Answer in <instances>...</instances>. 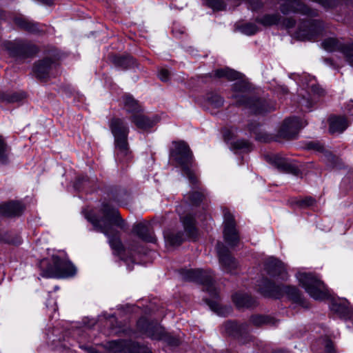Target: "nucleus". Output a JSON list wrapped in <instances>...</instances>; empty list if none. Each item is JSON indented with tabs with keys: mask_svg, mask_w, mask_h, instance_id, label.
I'll return each mask as SVG.
<instances>
[{
	"mask_svg": "<svg viewBox=\"0 0 353 353\" xmlns=\"http://www.w3.org/2000/svg\"><path fill=\"white\" fill-rule=\"evenodd\" d=\"M207 101L211 107L218 108L223 105L224 99L216 93H210L207 96Z\"/></svg>",
	"mask_w": 353,
	"mask_h": 353,
	"instance_id": "obj_41",
	"label": "nucleus"
},
{
	"mask_svg": "<svg viewBox=\"0 0 353 353\" xmlns=\"http://www.w3.org/2000/svg\"><path fill=\"white\" fill-rule=\"evenodd\" d=\"M111 61L114 66L122 70L130 69L136 65V61L130 55H114L111 57Z\"/></svg>",
	"mask_w": 353,
	"mask_h": 353,
	"instance_id": "obj_28",
	"label": "nucleus"
},
{
	"mask_svg": "<svg viewBox=\"0 0 353 353\" xmlns=\"http://www.w3.org/2000/svg\"><path fill=\"white\" fill-rule=\"evenodd\" d=\"M163 339L167 340L168 343L171 345L176 346L179 344V340L178 339L169 337L166 334Z\"/></svg>",
	"mask_w": 353,
	"mask_h": 353,
	"instance_id": "obj_52",
	"label": "nucleus"
},
{
	"mask_svg": "<svg viewBox=\"0 0 353 353\" xmlns=\"http://www.w3.org/2000/svg\"><path fill=\"white\" fill-rule=\"evenodd\" d=\"M258 286L259 292L265 297L279 299L286 294L294 302L306 307L301 292L296 287L276 285L268 279H261Z\"/></svg>",
	"mask_w": 353,
	"mask_h": 353,
	"instance_id": "obj_4",
	"label": "nucleus"
},
{
	"mask_svg": "<svg viewBox=\"0 0 353 353\" xmlns=\"http://www.w3.org/2000/svg\"><path fill=\"white\" fill-rule=\"evenodd\" d=\"M281 19V15L279 13H274L265 14L262 17H257L256 21L264 26H271L277 24Z\"/></svg>",
	"mask_w": 353,
	"mask_h": 353,
	"instance_id": "obj_33",
	"label": "nucleus"
},
{
	"mask_svg": "<svg viewBox=\"0 0 353 353\" xmlns=\"http://www.w3.org/2000/svg\"><path fill=\"white\" fill-rule=\"evenodd\" d=\"M249 85L244 82L234 84L232 98L236 106L244 105L254 114H263L274 110V106L265 99L250 98L248 95Z\"/></svg>",
	"mask_w": 353,
	"mask_h": 353,
	"instance_id": "obj_3",
	"label": "nucleus"
},
{
	"mask_svg": "<svg viewBox=\"0 0 353 353\" xmlns=\"http://www.w3.org/2000/svg\"><path fill=\"white\" fill-rule=\"evenodd\" d=\"M230 148L231 150L236 152H247L251 151L252 145L248 141L238 139L230 143Z\"/></svg>",
	"mask_w": 353,
	"mask_h": 353,
	"instance_id": "obj_34",
	"label": "nucleus"
},
{
	"mask_svg": "<svg viewBox=\"0 0 353 353\" xmlns=\"http://www.w3.org/2000/svg\"><path fill=\"white\" fill-rule=\"evenodd\" d=\"M240 30L246 35H252L259 31L257 26L252 23H245L240 27Z\"/></svg>",
	"mask_w": 353,
	"mask_h": 353,
	"instance_id": "obj_43",
	"label": "nucleus"
},
{
	"mask_svg": "<svg viewBox=\"0 0 353 353\" xmlns=\"http://www.w3.org/2000/svg\"><path fill=\"white\" fill-rule=\"evenodd\" d=\"M185 198L188 199L190 204L193 205H198L204 199L205 193L202 190L199 191H192L186 195Z\"/></svg>",
	"mask_w": 353,
	"mask_h": 353,
	"instance_id": "obj_38",
	"label": "nucleus"
},
{
	"mask_svg": "<svg viewBox=\"0 0 353 353\" xmlns=\"http://www.w3.org/2000/svg\"><path fill=\"white\" fill-rule=\"evenodd\" d=\"M54 65L55 60L46 57L37 61L34 65L33 70L37 78L46 79L48 78L50 72Z\"/></svg>",
	"mask_w": 353,
	"mask_h": 353,
	"instance_id": "obj_19",
	"label": "nucleus"
},
{
	"mask_svg": "<svg viewBox=\"0 0 353 353\" xmlns=\"http://www.w3.org/2000/svg\"><path fill=\"white\" fill-rule=\"evenodd\" d=\"M166 241L172 246L180 245L185 239L182 232H170L165 234Z\"/></svg>",
	"mask_w": 353,
	"mask_h": 353,
	"instance_id": "obj_32",
	"label": "nucleus"
},
{
	"mask_svg": "<svg viewBox=\"0 0 353 353\" xmlns=\"http://www.w3.org/2000/svg\"><path fill=\"white\" fill-rule=\"evenodd\" d=\"M158 76L161 81L166 82L169 81L170 72L167 69L161 68L159 71Z\"/></svg>",
	"mask_w": 353,
	"mask_h": 353,
	"instance_id": "obj_47",
	"label": "nucleus"
},
{
	"mask_svg": "<svg viewBox=\"0 0 353 353\" xmlns=\"http://www.w3.org/2000/svg\"><path fill=\"white\" fill-rule=\"evenodd\" d=\"M132 232L144 241L155 243L157 241L151 230L150 224L147 222H140L134 225Z\"/></svg>",
	"mask_w": 353,
	"mask_h": 353,
	"instance_id": "obj_20",
	"label": "nucleus"
},
{
	"mask_svg": "<svg viewBox=\"0 0 353 353\" xmlns=\"http://www.w3.org/2000/svg\"><path fill=\"white\" fill-rule=\"evenodd\" d=\"M323 48L328 52L339 51L347 61L353 66V43L344 44L334 38H328L322 42Z\"/></svg>",
	"mask_w": 353,
	"mask_h": 353,
	"instance_id": "obj_13",
	"label": "nucleus"
},
{
	"mask_svg": "<svg viewBox=\"0 0 353 353\" xmlns=\"http://www.w3.org/2000/svg\"><path fill=\"white\" fill-rule=\"evenodd\" d=\"M92 353H99L97 351H93Z\"/></svg>",
	"mask_w": 353,
	"mask_h": 353,
	"instance_id": "obj_57",
	"label": "nucleus"
},
{
	"mask_svg": "<svg viewBox=\"0 0 353 353\" xmlns=\"http://www.w3.org/2000/svg\"><path fill=\"white\" fill-rule=\"evenodd\" d=\"M101 212L103 217L98 218L95 215L87 216V219L92 224L94 230L104 234L109 239V244L112 250L118 254L123 250L119 237V232L113 228V225L125 229V223L121 218L117 208L108 203H103Z\"/></svg>",
	"mask_w": 353,
	"mask_h": 353,
	"instance_id": "obj_1",
	"label": "nucleus"
},
{
	"mask_svg": "<svg viewBox=\"0 0 353 353\" xmlns=\"http://www.w3.org/2000/svg\"><path fill=\"white\" fill-rule=\"evenodd\" d=\"M0 241L9 244L17 245L21 243V239L19 236L12 234L10 232L0 231Z\"/></svg>",
	"mask_w": 353,
	"mask_h": 353,
	"instance_id": "obj_40",
	"label": "nucleus"
},
{
	"mask_svg": "<svg viewBox=\"0 0 353 353\" xmlns=\"http://www.w3.org/2000/svg\"><path fill=\"white\" fill-rule=\"evenodd\" d=\"M25 97V94L23 93H0V102L3 103H15L20 101Z\"/></svg>",
	"mask_w": 353,
	"mask_h": 353,
	"instance_id": "obj_37",
	"label": "nucleus"
},
{
	"mask_svg": "<svg viewBox=\"0 0 353 353\" xmlns=\"http://www.w3.org/2000/svg\"><path fill=\"white\" fill-rule=\"evenodd\" d=\"M224 328L228 334L239 337V341L241 343H245L251 340V336L250 335L245 336V340L243 339V335H246L249 332L248 323H238L235 321H228L225 323Z\"/></svg>",
	"mask_w": 353,
	"mask_h": 353,
	"instance_id": "obj_17",
	"label": "nucleus"
},
{
	"mask_svg": "<svg viewBox=\"0 0 353 353\" xmlns=\"http://www.w3.org/2000/svg\"><path fill=\"white\" fill-rule=\"evenodd\" d=\"M174 148L171 151V156L180 165L184 174L192 184H196L197 179L191 166L193 161V155L189 146L183 141L173 142Z\"/></svg>",
	"mask_w": 353,
	"mask_h": 353,
	"instance_id": "obj_5",
	"label": "nucleus"
},
{
	"mask_svg": "<svg viewBox=\"0 0 353 353\" xmlns=\"http://www.w3.org/2000/svg\"><path fill=\"white\" fill-rule=\"evenodd\" d=\"M10 148L3 137L0 135V165H6L9 162Z\"/></svg>",
	"mask_w": 353,
	"mask_h": 353,
	"instance_id": "obj_36",
	"label": "nucleus"
},
{
	"mask_svg": "<svg viewBox=\"0 0 353 353\" xmlns=\"http://www.w3.org/2000/svg\"><path fill=\"white\" fill-rule=\"evenodd\" d=\"M272 163L281 171L294 176H299L301 172L294 160L285 158L281 155H274L271 158Z\"/></svg>",
	"mask_w": 353,
	"mask_h": 353,
	"instance_id": "obj_18",
	"label": "nucleus"
},
{
	"mask_svg": "<svg viewBox=\"0 0 353 353\" xmlns=\"http://www.w3.org/2000/svg\"><path fill=\"white\" fill-rule=\"evenodd\" d=\"M248 129L250 131L253 132L255 134L256 139L263 142H267L269 141V136L265 133L259 131V125L258 123H250L248 125Z\"/></svg>",
	"mask_w": 353,
	"mask_h": 353,
	"instance_id": "obj_39",
	"label": "nucleus"
},
{
	"mask_svg": "<svg viewBox=\"0 0 353 353\" xmlns=\"http://www.w3.org/2000/svg\"><path fill=\"white\" fill-rule=\"evenodd\" d=\"M104 347L106 350L113 353L126 352L130 353H152L145 347L140 346L137 343L128 340H113L105 343Z\"/></svg>",
	"mask_w": 353,
	"mask_h": 353,
	"instance_id": "obj_10",
	"label": "nucleus"
},
{
	"mask_svg": "<svg viewBox=\"0 0 353 353\" xmlns=\"http://www.w3.org/2000/svg\"><path fill=\"white\" fill-rule=\"evenodd\" d=\"M223 138H224V140L228 142V143H230L232 141V132L231 130H225L223 132Z\"/></svg>",
	"mask_w": 353,
	"mask_h": 353,
	"instance_id": "obj_51",
	"label": "nucleus"
},
{
	"mask_svg": "<svg viewBox=\"0 0 353 353\" xmlns=\"http://www.w3.org/2000/svg\"><path fill=\"white\" fill-rule=\"evenodd\" d=\"M298 279L305 292L315 300H323L327 296L324 283L312 273H300Z\"/></svg>",
	"mask_w": 353,
	"mask_h": 353,
	"instance_id": "obj_6",
	"label": "nucleus"
},
{
	"mask_svg": "<svg viewBox=\"0 0 353 353\" xmlns=\"http://www.w3.org/2000/svg\"><path fill=\"white\" fill-rule=\"evenodd\" d=\"M204 3L214 10H223L226 4L221 0H204Z\"/></svg>",
	"mask_w": 353,
	"mask_h": 353,
	"instance_id": "obj_42",
	"label": "nucleus"
},
{
	"mask_svg": "<svg viewBox=\"0 0 353 353\" xmlns=\"http://www.w3.org/2000/svg\"><path fill=\"white\" fill-rule=\"evenodd\" d=\"M48 265V261L46 260H42L40 263L41 266H44Z\"/></svg>",
	"mask_w": 353,
	"mask_h": 353,
	"instance_id": "obj_55",
	"label": "nucleus"
},
{
	"mask_svg": "<svg viewBox=\"0 0 353 353\" xmlns=\"http://www.w3.org/2000/svg\"><path fill=\"white\" fill-rule=\"evenodd\" d=\"M283 23L287 28H291L294 26L295 20L292 18H286L283 19Z\"/></svg>",
	"mask_w": 353,
	"mask_h": 353,
	"instance_id": "obj_50",
	"label": "nucleus"
},
{
	"mask_svg": "<svg viewBox=\"0 0 353 353\" xmlns=\"http://www.w3.org/2000/svg\"><path fill=\"white\" fill-rule=\"evenodd\" d=\"M278 3L279 9L283 14L299 12L310 17L318 15L317 10L310 8L300 0H279Z\"/></svg>",
	"mask_w": 353,
	"mask_h": 353,
	"instance_id": "obj_12",
	"label": "nucleus"
},
{
	"mask_svg": "<svg viewBox=\"0 0 353 353\" xmlns=\"http://www.w3.org/2000/svg\"><path fill=\"white\" fill-rule=\"evenodd\" d=\"M232 300L236 306L239 308H248L256 305L255 299L245 293H235L232 296Z\"/></svg>",
	"mask_w": 353,
	"mask_h": 353,
	"instance_id": "obj_27",
	"label": "nucleus"
},
{
	"mask_svg": "<svg viewBox=\"0 0 353 353\" xmlns=\"http://www.w3.org/2000/svg\"><path fill=\"white\" fill-rule=\"evenodd\" d=\"M265 268L268 274L273 277L282 276L283 274L285 273L283 263L273 258L268 260L265 263Z\"/></svg>",
	"mask_w": 353,
	"mask_h": 353,
	"instance_id": "obj_26",
	"label": "nucleus"
},
{
	"mask_svg": "<svg viewBox=\"0 0 353 353\" xmlns=\"http://www.w3.org/2000/svg\"><path fill=\"white\" fill-rule=\"evenodd\" d=\"M185 232L186 233L185 236L190 239H195L197 236V230L195 225V219L190 215L188 214L184 217H181Z\"/></svg>",
	"mask_w": 353,
	"mask_h": 353,
	"instance_id": "obj_29",
	"label": "nucleus"
},
{
	"mask_svg": "<svg viewBox=\"0 0 353 353\" xmlns=\"http://www.w3.org/2000/svg\"><path fill=\"white\" fill-rule=\"evenodd\" d=\"M307 124L306 121H301L296 117L285 119L279 130V134L284 139H294L299 130Z\"/></svg>",
	"mask_w": 353,
	"mask_h": 353,
	"instance_id": "obj_14",
	"label": "nucleus"
},
{
	"mask_svg": "<svg viewBox=\"0 0 353 353\" xmlns=\"http://www.w3.org/2000/svg\"><path fill=\"white\" fill-rule=\"evenodd\" d=\"M205 301L209 305L212 310L219 314V310L220 309V305H219L216 301L205 299Z\"/></svg>",
	"mask_w": 353,
	"mask_h": 353,
	"instance_id": "obj_48",
	"label": "nucleus"
},
{
	"mask_svg": "<svg viewBox=\"0 0 353 353\" xmlns=\"http://www.w3.org/2000/svg\"><path fill=\"white\" fill-rule=\"evenodd\" d=\"M219 263L223 271L233 274L238 268V263L232 256L229 250L221 242H218L216 246Z\"/></svg>",
	"mask_w": 353,
	"mask_h": 353,
	"instance_id": "obj_15",
	"label": "nucleus"
},
{
	"mask_svg": "<svg viewBox=\"0 0 353 353\" xmlns=\"http://www.w3.org/2000/svg\"><path fill=\"white\" fill-rule=\"evenodd\" d=\"M310 90L314 97L316 96L317 97H322L325 93V90L319 85H312Z\"/></svg>",
	"mask_w": 353,
	"mask_h": 353,
	"instance_id": "obj_44",
	"label": "nucleus"
},
{
	"mask_svg": "<svg viewBox=\"0 0 353 353\" xmlns=\"http://www.w3.org/2000/svg\"><path fill=\"white\" fill-rule=\"evenodd\" d=\"M130 119L138 128L143 130H147L151 128L154 124V121L145 115L143 113V111L137 114H132Z\"/></svg>",
	"mask_w": 353,
	"mask_h": 353,
	"instance_id": "obj_25",
	"label": "nucleus"
},
{
	"mask_svg": "<svg viewBox=\"0 0 353 353\" xmlns=\"http://www.w3.org/2000/svg\"><path fill=\"white\" fill-rule=\"evenodd\" d=\"M214 74L217 78L225 77L230 81L240 78V73L228 68L217 69L214 70Z\"/></svg>",
	"mask_w": 353,
	"mask_h": 353,
	"instance_id": "obj_31",
	"label": "nucleus"
},
{
	"mask_svg": "<svg viewBox=\"0 0 353 353\" xmlns=\"http://www.w3.org/2000/svg\"><path fill=\"white\" fill-rule=\"evenodd\" d=\"M315 203L314 199L311 196L305 197V199H301L297 201V204L300 207H307L311 206Z\"/></svg>",
	"mask_w": 353,
	"mask_h": 353,
	"instance_id": "obj_45",
	"label": "nucleus"
},
{
	"mask_svg": "<svg viewBox=\"0 0 353 353\" xmlns=\"http://www.w3.org/2000/svg\"><path fill=\"white\" fill-rule=\"evenodd\" d=\"M315 20L312 19L305 21L299 28L297 32L298 36L302 37L303 39H311L313 38L319 32Z\"/></svg>",
	"mask_w": 353,
	"mask_h": 353,
	"instance_id": "obj_24",
	"label": "nucleus"
},
{
	"mask_svg": "<svg viewBox=\"0 0 353 353\" xmlns=\"http://www.w3.org/2000/svg\"><path fill=\"white\" fill-rule=\"evenodd\" d=\"M53 265L42 269L41 276L46 278L69 277L76 274V268L69 261L58 256L52 257Z\"/></svg>",
	"mask_w": 353,
	"mask_h": 353,
	"instance_id": "obj_8",
	"label": "nucleus"
},
{
	"mask_svg": "<svg viewBox=\"0 0 353 353\" xmlns=\"http://www.w3.org/2000/svg\"><path fill=\"white\" fill-rule=\"evenodd\" d=\"M5 48L10 56L20 59H24L37 54L39 47L35 44L23 40H14L4 43Z\"/></svg>",
	"mask_w": 353,
	"mask_h": 353,
	"instance_id": "obj_9",
	"label": "nucleus"
},
{
	"mask_svg": "<svg viewBox=\"0 0 353 353\" xmlns=\"http://www.w3.org/2000/svg\"><path fill=\"white\" fill-rule=\"evenodd\" d=\"M250 322L256 325L261 326L263 325H275L276 321L270 316L265 315H253L250 317Z\"/></svg>",
	"mask_w": 353,
	"mask_h": 353,
	"instance_id": "obj_35",
	"label": "nucleus"
},
{
	"mask_svg": "<svg viewBox=\"0 0 353 353\" xmlns=\"http://www.w3.org/2000/svg\"><path fill=\"white\" fill-rule=\"evenodd\" d=\"M109 127L114 138L116 160L121 163L128 162L132 159V152L128 141V125L120 118H112L110 121Z\"/></svg>",
	"mask_w": 353,
	"mask_h": 353,
	"instance_id": "obj_2",
	"label": "nucleus"
},
{
	"mask_svg": "<svg viewBox=\"0 0 353 353\" xmlns=\"http://www.w3.org/2000/svg\"><path fill=\"white\" fill-rule=\"evenodd\" d=\"M315 101V98L311 99L310 101H306L305 99H303V101L301 102V105H305L307 109H310L312 106Z\"/></svg>",
	"mask_w": 353,
	"mask_h": 353,
	"instance_id": "obj_53",
	"label": "nucleus"
},
{
	"mask_svg": "<svg viewBox=\"0 0 353 353\" xmlns=\"http://www.w3.org/2000/svg\"><path fill=\"white\" fill-rule=\"evenodd\" d=\"M324 353H337L333 342L330 339L325 341V350Z\"/></svg>",
	"mask_w": 353,
	"mask_h": 353,
	"instance_id": "obj_46",
	"label": "nucleus"
},
{
	"mask_svg": "<svg viewBox=\"0 0 353 353\" xmlns=\"http://www.w3.org/2000/svg\"><path fill=\"white\" fill-rule=\"evenodd\" d=\"M275 353H282L281 351H278V352H276Z\"/></svg>",
	"mask_w": 353,
	"mask_h": 353,
	"instance_id": "obj_56",
	"label": "nucleus"
},
{
	"mask_svg": "<svg viewBox=\"0 0 353 353\" xmlns=\"http://www.w3.org/2000/svg\"><path fill=\"white\" fill-rule=\"evenodd\" d=\"M223 213V238L225 241L230 246L237 245L239 241V232L233 214L227 208H224Z\"/></svg>",
	"mask_w": 353,
	"mask_h": 353,
	"instance_id": "obj_11",
	"label": "nucleus"
},
{
	"mask_svg": "<svg viewBox=\"0 0 353 353\" xmlns=\"http://www.w3.org/2000/svg\"><path fill=\"white\" fill-rule=\"evenodd\" d=\"M329 132L331 134L342 133L349 126V121L345 116L332 115L328 119Z\"/></svg>",
	"mask_w": 353,
	"mask_h": 353,
	"instance_id": "obj_23",
	"label": "nucleus"
},
{
	"mask_svg": "<svg viewBox=\"0 0 353 353\" xmlns=\"http://www.w3.org/2000/svg\"><path fill=\"white\" fill-rule=\"evenodd\" d=\"M14 23L20 28L34 34H40L45 32V26L41 25L26 19L19 17L14 18Z\"/></svg>",
	"mask_w": 353,
	"mask_h": 353,
	"instance_id": "obj_22",
	"label": "nucleus"
},
{
	"mask_svg": "<svg viewBox=\"0 0 353 353\" xmlns=\"http://www.w3.org/2000/svg\"><path fill=\"white\" fill-rule=\"evenodd\" d=\"M183 279L185 281H194L203 284L212 299L219 297V292L214 285L212 272L201 269L183 270L181 272Z\"/></svg>",
	"mask_w": 353,
	"mask_h": 353,
	"instance_id": "obj_7",
	"label": "nucleus"
},
{
	"mask_svg": "<svg viewBox=\"0 0 353 353\" xmlns=\"http://www.w3.org/2000/svg\"><path fill=\"white\" fill-rule=\"evenodd\" d=\"M137 327L140 332L154 340H163L165 337L163 328L157 323H150L145 318L137 321Z\"/></svg>",
	"mask_w": 353,
	"mask_h": 353,
	"instance_id": "obj_16",
	"label": "nucleus"
},
{
	"mask_svg": "<svg viewBox=\"0 0 353 353\" xmlns=\"http://www.w3.org/2000/svg\"><path fill=\"white\" fill-rule=\"evenodd\" d=\"M250 8L252 10H257L262 8L263 3L260 0H248Z\"/></svg>",
	"mask_w": 353,
	"mask_h": 353,
	"instance_id": "obj_49",
	"label": "nucleus"
},
{
	"mask_svg": "<svg viewBox=\"0 0 353 353\" xmlns=\"http://www.w3.org/2000/svg\"><path fill=\"white\" fill-rule=\"evenodd\" d=\"M123 101L124 108L128 113H131L132 115L143 111L138 101L135 100L132 96L125 94L123 97Z\"/></svg>",
	"mask_w": 353,
	"mask_h": 353,
	"instance_id": "obj_30",
	"label": "nucleus"
},
{
	"mask_svg": "<svg viewBox=\"0 0 353 353\" xmlns=\"http://www.w3.org/2000/svg\"><path fill=\"white\" fill-rule=\"evenodd\" d=\"M310 148L316 149L318 151H321L323 149V145H320L319 143H310Z\"/></svg>",
	"mask_w": 353,
	"mask_h": 353,
	"instance_id": "obj_54",
	"label": "nucleus"
},
{
	"mask_svg": "<svg viewBox=\"0 0 353 353\" xmlns=\"http://www.w3.org/2000/svg\"><path fill=\"white\" fill-rule=\"evenodd\" d=\"M25 209L19 201H10L0 205V216L12 217L20 216Z\"/></svg>",
	"mask_w": 353,
	"mask_h": 353,
	"instance_id": "obj_21",
	"label": "nucleus"
}]
</instances>
